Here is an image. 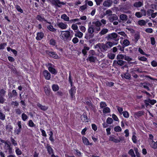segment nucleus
I'll return each mask as SVG.
<instances>
[{
	"mask_svg": "<svg viewBox=\"0 0 157 157\" xmlns=\"http://www.w3.org/2000/svg\"><path fill=\"white\" fill-rule=\"evenodd\" d=\"M101 22L104 25L106 23V21L104 19H102L101 21H93L92 25H89L88 29V33L90 34L89 36L86 35L85 38L88 40L91 37L94 36V34H93L94 32L97 33L101 30V26L102 25Z\"/></svg>",
	"mask_w": 157,
	"mask_h": 157,
	"instance_id": "nucleus-1",
	"label": "nucleus"
},
{
	"mask_svg": "<svg viewBox=\"0 0 157 157\" xmlns=\"http://www.w3.org/2000/svg\"><path fill=\"white\" fill-rule=\"evenodd\" d=\"M60 37L63 40H71L72 37L70 32L68 31H62Z\"/></svg>",
	"mask_w": 157,
	"mask_h": 157,
	"instance_id": "nucleus-2",
	"label": "nucleus"
},
{
	"mask_svg": "<svg viewBox=\"0 0 157 157\" xmlns=\"http://www.w3.org/2000/svg\"><path fill=\"white\" fill-rule=\"evenodd\" d=\"M118 36L117 34L115 33L109 34L105 37L106 39L108 41H111L113 40L117 41L118 40L117 39Z\"/></svg>",
	"mask_w": 157,
	"mask_h": 157,
	"instance_id": "nucleus-3",
	"label": "nucleus"
},
{
	"mask_svg": "<svg viewBox=\"0 0 157 157\" xmlns=\"http://www.w3.org/2000/svg\"><path fill=\"white\" fill-rule=\"evenodd\" d=\"M51 2L53 5L59 7H61L62 5L66 4V3L60 2L59 0H51Z\"/></svg>",
	"mask_w": 157,
	"mask_h": 157,
	"instance_id": "nucleus-4",
	"label": "nucleus"
},
{
	"mask_svg": "<svg viewBox=\"0 0 157 157\" xmlns=\"http://www.w3.org/2000/svg\"><path fill=\"white\" fill-rule=\"evenodd\" d=\"M71 89L69 90V92L70 95L71 99L72 100H74L75 99V95L76 93V89H75V87L74 86H71Z\"/></svg>",
	"mask_w": 157,
	"mask_h": 157,
	"instance_id": "nucleus-5",
	"label": "nucleus"
},
{
	"mask_svg": "<svg viewBox=\"0 0 157 157\" xmlns=\"http://www.w3.org/2000/svg\"><path fill=\"white\" fill-rule=\"evenodd\" d=\"M45 148L47 149L48 153L49 155H51V156L53 155H55L54 154V150L50 144H47L46 145Z\"/></svg>",
	"mask_w": 157,
	"mask_h": 157,
	"instance_id": "nucleus-6",
	"label": "nucleus"
},
{
	"mask_svg": "<svg viewBox=\"0 0 157 157\" xmlns=\"http://www.w3.org/2000/svg\"><path fill=\"white\" fill-rule=\"evenodd\" d=\"M43 73L46 79L49 80L50 79L51 76V74L47 70H44L43 71Z\"/></svg>",
	"mask_w": 157,
	"mask_h": 157,
	"instance_id": "nucleus-7",
	"label": "nucleus"
},
{
	"mask_svg": "<svg viewBox=\"0 0 157 157\" xmlns=\"http://www.w3.org/2000/svg\"><path fill=\"white\" fill-rule=\"evenodd\" d=\"M113 2L112 0H107L103 3V5L105 7H109L111 6L113 4Z\"/></svg>",
	"mask_w": 157,
	"mask_h": 157,
	"instance_id": "nucleus-8",
	"label": "nucleus"
},
{
	"mask_svg": "<svg viewBox=\"0 0 157 157\" xmlns=\"http://www.w3.org/2000/svg\"><path fill=\"white\" fill-rule=\"evenodd\" d=\"M46 53L54 59H56L58 57V55L55 52H52L49 51H46Z\"/></svg>",
	"mask_w": 157,
	"mask_h": 157,
	"instance_id": "nucleus-9",
	"label": "nucleus"
},
{
	"mask_svg": "<svg viewBox=\"0 0 157 157\" xmlns=\"http://www.w3.org/2000/svg\"><path fill=\"white\" fill-rule=\"evenodd\" d=\"M36 19L38 20L41 21L42 22L43 21H45L46 22L50 24L51 23L50 22H49L47 21L45 19L43 16L41 15H37L36 17Z\"/></svg>",
	"mask_w": 157,
	"mask_h": 157,
	"instance_id": "nucleus-10",
	"label": "nucleus"
},
{
	"mask_svg": "<svg viewBox=\"0 0 157 157\" xmlns=\"http://www.w3.org/2000/svg\"><path fill=\"white\" fill-rule=\"evenodd\" d=\"M57 26L62 29H65L67 28V25L65 23L63 22H59L57 24Z\"/></svg>",
	"mask_w": 157,
	"mask_h": 157,
	"instance_id": "nucleus-11",
	"label": "nucleus"
},
{
	"mask_svg": "<svg viewBox=\"0 0 157 157\" xmlns=\"http://www.w3.org/2000/svg\"><path fill=\"white\" fill-rule=\"evenodd\" d=\"M125 62L124 61L121 60H115L113 61V63L117 64L120 66H122L124 65Z\"/></svg>",
	"mask_w": 157,
	"mask_h": 157,
	"instance_id": "nucleus-12",
	"label": "nucleus"
},
{
	"mask_svg": "<svg viewBox=\"0 0 157 157\" xmlns=\"http://www.w3.org/2000/svg\"><path fill=\"white\" fill-rule=\"evenodd\" d=\"M118 18L115 14H113L110 16L109 18V19L110 22H113L114 21L117 20Z\"/></svg>",
	"mask_w": 157,
	"mask_h": 157,
	"instance_id": "nucleus-13",
	"label": "nucleus"
},
{
	"mask_svg": "<svg viewBox=\"0 0 157 157\" xmlns=\"http://www.w3.org/2000/svg\"><path fill=\"white\" fill-rule=\"evenodd\" d=\"M82 140L84 144L86 145H92V144L89 142L88 139L85 137H82Z\"/></svg>",
	"mask_w": 157,
	"mask_h": 157,
	"instance_id": "nucleus-14",
	"label": "nucleus"
},
{
	"mask_svg": "<svg viewBox=\"0 0 157 157\" xmlns=\"http://www.w3.org/2000/svg\"><path fill=\"white\" fill-rule=\"evenodd\" d=\"M44 36V33H38L36 38L37 40H40L43 38Z\"/></svg>",
	"mask_w": 157,
	"mask_h": 157,
	"instance_id": "nucleus-15",
	"label": "nucleus"
},
{
	"mask_svg": "<svg viewBox=\"0 0 157 157\" xmlns=\"http://www.w3.org/2000/svg\"><path fill=\"white\" fill-rule=\"evenodd\" d=\"M4 148L6 150H9V153H12V148L7 143H6L5 144Z\"/></svg>",
	"mask_w": 157,
	"mask_h": 157,
	"instance_id": "nucleus-16",
	"label": "nucleus"
},
{
	"mask_svg": "<svg viewBox=\"0 0 157 157\" xmlns=\"http://www.w3.org/2000/svg\"><path fill=\"white\" fill-rule=\"evenodd\" d=\"M150 84L148 83H140L141 86L147 89L149 91L150 89L148 87Z\"/></svg>",
	"mask_w": 157,
	"mask_h": 157,
	"instance_id": "nucleus-17",
	"label": "nucleus"
},
{
	"mask_svg": "<svg viewBox=\"0 0 157 157\" xmlns=\"http://www.w3.org/2000/svg\"><path fill=\"white\" fill-rule=\"evenodd\" d=\"M120 18L122 21H125L128 20V16L125 14H122L120 16Z\"/></svg>",
	"mask_w": 157,
	"mask_h": 157,
	"instance_id": "nucleus-18",
	"label": "nucleus"
},
{
	"mask_svg": "<svg viewBox=\"0 0 157 157\" xmlns=\"http://www.w3.org/2000/svg\"><path fill=\"white\" fill-rule=\"evenodd\" d=\"M37 105L41 110L43 111H45L47 110L48 108V106L45 105H43L39 103H38L37 104Z\"/></svg>",
	"mask_w": 157,
	"mask_h": 157,
	"instance_id": "nucleus-19",
	"label": "nucleus"
},
{
	"mask_svg": "<svg viewBox=\"0 0 157 157\" xmlns=\"http://www.w3.org/2000/svg\"><path fill=\"white\" fill-rule=\"evenodd\" d=\"M150 147L154 149H157V141L155 142L154 141L149 144Z\"/></svg>",
	"mask_w": 157,
	"mask_h": 157,
	"instance_id": "nucleus-20",
	"label": "nucleus"
},
{
	"mask_svg": "<svg viewBox=\"0 0 157 157\" xmlns=\"http://www.w3.org/2000/svg\"><path fill=\"white\" fill-rule=\"evenodd\" d=\"M109 48L106 44H102L101 48H100V49L101 51H106Z\"/></svg>",
	"mask_w": 157,
	"mask_h": 157,
	"instance_id": "nucleus-21",
	"label": "nucleus"
},
{
	"mask_svg": "<svg viewBox=\"0 0 157 157\" xmlns=\"http://www.w3.org/2000/svg\"><path fill=\"white\" fill-rule=\"evenodd\" d=\"M108 32V29L106 28L103 29L99 33V34L101 36L105 35Z\"/></svg>",
	"mask_w": 157,
	"mask_h": 157,
	"instance_id": "nucleus-22",
	"label": "nucleus"
},
{
	"mask_svg": "<svg viewBox=\"0 0 157 157\" xmlns=\"http://www.w3.org/2000/svg\"><path fill=\"white\" fill-rule=\"evenodd\" d=\"M81 120L83 121L88 122V119L86 113H84L81 117Z\"/></svg>",
	"mask_w": 157,
	"mask_h": 157,
	"instance_id": "nucleus-23",
	"label": "nucleus"
},
{
	"mask_svg": "<svg viewBox=\"0 0 157 157\" xmlns=\"http://www.w3.org/2000/svg\"><path fill=\"white\" fill-rule=\"evenodd\" d=\"M87 59H88L90 62H94L96 59V58L92 55H89Z\"/></svg>",
	"mask_w": 157,
	"mask_h": 157,
	"instance_id": "nucleus-24",
	"label": "nucleus"
},
{
	"mask_svg": "<svg viewBox=\"0 0 157 157\" xmlns=\"http://www.w3.org/2000/svg\"><path fill=\"white\" fill-rule=\"evenodd\" d=\"M109 140L110 141H113V142L116 143L119 142V140H118V139L116 138L115 136H110L109 138Z\"/></svg>",
	"mask_w": 157,
	"mask_h": 157,
	"instance_id": "nucleus-25",
	"label": "nucleus"
},
{
	"mask_svg": "<svg viewBox=\"0 0 157 157\" xmlns=\"http://www.w3.org/2000/svg\"><path fill=\"white\" fill-rule=\"evenodd\" d=\"M143 2L140 1L136 2L134 4L133 6L136 7H140L143 5Z\"/></svg>",
	"mask_w": 157,
	"mask_h": 157,
	"instance_id": "nucleus-26",
	"label": "nucleus"
},
{
	"mask_svg": "<svg viewBox=\"0 0 157 157\" xmlns=\"http://www.w3.org/2000/svg\"><path fill=\"white\" fill-rule=\"evenodd\" d=\"M83 35V33L79 30H78L75 34V36L78 37L80 38H81L82 37Z\"/></svg>",
	"mask_w": 157,
	"mask_h": 157,
	"instance_id": "nucleus-27",
	"label": "nucleus"
},
{
	"mask_svg": "<svg viewBox=\"0 0 157 157\" xmlns=\"http://www.w3.org/2000/svg\"><path fill=\"white\" fill-rule=\"evenodd\" d=\"M61 18L63 19L64 21H69V17L67 16L66 14H64L61 16Z\"/></svg>",
	"mask_w": 157,
	"mask_h": 157,
	"instance_id": "nucleus-28",
	"label": "nucleus"
},
{
	"mask_svg": "<svg viewBox=\"0 0 157 157\" xmlns=\"http://www.w3.org/2000/svg\"><path fill=\"white\" fill-rule=\"evenodd\" d=\"M48 70L52 74L55 75L57 73L56 70L54 67H52L51 68L49 67V68Z\"/></svg>",
	"mask_w": 157,
	"mask_h": 157,
	"instance_id": "nucleus-29",
	"label": "nucleus"
},
{
	"mask_svg": "<svg viewBox=\"0 0 157 157\" xmlns=\"http://www.w3.org/2000/svg\"><path fill=\"white\" fill-rule=\"evenodd\" d=\"M144 112L142 111H139L137 112L135 114L136 117H138L141 116L144 114Z\"/></svg>",
	"mask_w": 157,
	"mask_h": 157,
	"instance_id": "nucleus-30",
	"label": "nucleus"
},
{
	"mask_svg": "<svg viewBox=\"0 0 157 157\" xmlns=\"http://www.w3.org/2000/svg\"><path fill=\"white\" fill-rule=\"evenodd\" d=\"M146 22L144 20H141L138 21V24L140 26H144L146 24Z\"/></svg>",
	"mask_w": 157,
	"mask_h": 157,
	"instance_id": "nucleus-31",
	"label": "nucleus"
},
{
	"mask_svg": "<svg viewBox=\"0 0 157 157\" xmlns=\"http://www.w3.org/2000/svg\"><path fill=\"white\" fill-rule=\"evenodd\" d=\"M125 55L122 54H118L117 56V60L123 59H124Z\"/></svg>",
	"mask_w": 157,
	"mask_h": 157,
	"instance_id": "nucleus-32",
	"label": "nucleus"
},
{
	"mask_svg": "<svg viewBox=\"0 0 157 157\" xmlns=\"http://www.w3.org/2000/svg\"><path fill=\"white\" fill-rule=\"evenodd\" d=\"M47 28L51 31L54 32L56 31V29L54 28L51 25L48 26Z\"/></svg>",
	"mask_w": 157,
	"mask_h": 157,
	"instance_id": "nucleus-33",
	"label": "nucleus"
},
{
	"mask_svg": "<svg viewBox=\"0 0 157 157\" xmlns=\"http://www.w3.org/2000/svg\"><path fill=\"white\" fill-rule=\"evenodd\" d=\"M44 89L46 94L47 95H49L50 93V89L47 87H44Z\"/></svg>",
	"mask_w": 157,
	"mask_h": 157,
	"instance_id": "nucleus-34",
	"label": "nucleus"
},
{
	"mask_svg": "<svg viewBox=\"0 0 157 157\" xmlns=\"http://www.w3.org/2000/svg\"><path fill=\"white\" fill-rule=\"evenodd\" d=\"M52 87L53 91H56L59 89V87L56 84H53Z\"/></svg>",
	"mask_w": 157,
	"mask_h": 157,
	"instance_id": "nucleus-35",
	"label": "nucleus"
},
{
	"mask_svg": "<svg viewBox=\"0 0 157 157\" xmlns=\"http://www.w3.org/2000/svg\"><path fill=\"white\" fill-rule=\"evenodd\" d=\"M124 77L125 79L129 80L131 78V75L128 72L124 74Z\"/></svg>",
	"mask_w": 157,
	"mask_h": 157,
	"instance_id": "nucleus-36",
	"label": "nucleus"
},
{
	"mask_svg": "<svg viewBox=\"0 0 157 157\" xmlns=\"http://www.w3.org/2000/svg\"><path fill=\"white\" fill-rule=\"evenodd\" d=\"M123 44L124 46H128L130 44V42L128 40L125 39L123 41Z\"/></svg>",
	"mask_w": 157,
	"mask_h": 157,
	"instance_id": "nucleus-37",
	"label": "nucleus"
},
{
	"mask_svg": "<svg viewBox=\"0 0 157 157\" xmlns=\"http://www.w3.org/2000/svg\"><path fill=\"white\" fill-rule=\"evenodd\" d=\"M106 44L107 45V46L108 47V48L109 49L111 47H112L113 46L114 44L113 43L109 41L108 42H107L106 43Z\"/></svg>",
	"mask_w": 157,
	"mask_h": 157,
	"instance_id": "nucleus-38",
	"label": "nucleus"
},
{
	"mask_svg": "<svg viewBox=\"0 0 157 157\" xmlns=\"http://www.w3.org/2000/svg\"><path fill=\"white\" fill-rule=\"evenodd\" d=\"M6 119L5 115L2 113V111L0 113V120L4 121Z\"/></svg>",
	"mask_w": 157,
	"mask_h": 157,
	"instance_id": "nucleus-39",
	"label": "nucleus"
},
{
	"mask_svg": "<svg viewBox=\"0 0 157 157\" xmlns=\"http://www.w3.org/2000/svg\"><path fill=\"white\" fill-rule=\"evenodd\" d=\"M10 140L12 144L14 146H16L17 145V141L12 137H10Z\"/></svg>",
	"mask_w": 157,
	"mask_h": 157,
	"instance_id": "nucleus-40",
	"label": "nucleus"
},
{
	"mask_svg": "<svg viewBox=\"0 0 157 157\" xmlns=\"http://www.w3.org/2000/svg\"><path fill=\"white\" fill-rule=\"evenodd\" d=\"M103 112L105 113H109L110 112V109L109 107H105L103 109Z\"/></svg>",
	"mask_w": 157,
	"mask_h": 157,
	"instance_id": "nucleus-41",
	"label": "nucleus"
},
{
	"mask_svg": "<svg viewBox=\"0 0 157 157\" xmlns=\"http://www.w3.org/2000/svg\"><path fill=\"white\" fill-rule=\"evenodd\" d=\"M6 93V91L3 89H1L0 90V96H5V94Z\"/></svg>",
	"mask_w": 157,
	"mask_h": 157,
	"instance_id": "nucleus-42",
	"label": "nucleus"
},
{
	"mask_svg": "<svg viewBox=\"0 0 157 157\" xmlns=\"http://www.w3.org/2000/svg\"><path fill=\"white\" fill-rule=\"evenodd\" d=\"M15 149L16 153L17 155H20L21 154L22 152L18 147H16Z\"/></svg>",
	"mask_w": 157,
	"mask_h": 157,
	"instance_id": "nucleus-43",
	"label": "nucleus"
},
{
	"mask_svg": "<svg viewBox=\"0 0 157 157\" xmlns=\"http://www.w3.org/2000/svg\"><path fill=\"white\" fill-rule=\"evenodd\" d=\"M128 154L131 155L132 157H136V155L132 149H131L129 150Z\"/></svg>",
	"mask_w": 157,
	"mask_h": 157,
	"instance_id": "nucleus-44",
	"label": "nucleus"
},
{
	"mask_svg": "<svg viewBox=\"0 0 157 157\" xmlns=\"http://www.w3.org/2000/svg\"><path fill=\"white\" fill-rule=\"evenodd\" d=\"M115 56V55L113 53H109L108 55V58L112 59H114Z\"/></svg>",
	"mask_w": 157,
	"mask_h": 157,
	"instance_id": "nucleus-45",
	"label": "nucleus"
},
{
	"mask_svg": "<svg viewBox=\"0 0 157 157\" xmlns=\"http://www.w3.org/2000/svg\"><path fill=\"white\" fill-rule=\"evenodd\" d=\"M114 130L116 132H120L121 131V128L119 126H117L114 128Z\"/></svg>",
	"mask_w": 157,
	"mask_h": 157,
	"instance_id": "nucleus-46",
	"label": "nucleus"
},
{
	"mask_svg": "<svg viewBox=\"0 0 157 157\" xmlns=\"http://www.w3.org/2000/svg\"><path fill=\"white\" fill-rule=\"evenodd\" d=\"M22 120L24 121H25L27 119L28 117L27 115L24 113H23L21 115Z\"/></svg>",
	"mask_w": 157,
	"mask_h": 157,
	"instance_id": "nucleus-47",
	"label": "nucleus"
},
{
	"mask_svg": "<svg viewBox=\"0 0 157 157\" xmlns=\"http://www.w3.org/2000/svg\"><path fill=\"white\" fill-rule=\"evenodd\" d=\"M16 8L17 10L18 11L20 12L21 13H22L23 12V10L21 8L20 6L18 5L16 6Z\"/></svg>",
	"mask_w": 157,
	"mask_h": 157,
	"instance_id": "nucleus-48",
	"label": "nucleus"
},
{
	"mask_svg": "<svg viewBox=\"0 0 157 157\" xmlns=\"http://www.w3.org/2000/svg\"><path fill=\"white\" fill-rule=\"evenodd\" d=\"M100 106L101 108H103L107 106V105L105 102L101 101L100 103Z\"/></svg>",
	"mask_w": 157,
	"mask_h": 157,
	"instance_id": "nucleus-49",
	"label": "nucleus"
},
{
	"mask_svg": "<svg viewBox=\"0 0 157 157\" xmlns=\"http://www.w3.org/2000/svg\"><path fill=\"white\" fill-rule=\"evenodd\" d=\"M68 80L69 82L70 83L71 86H72V80L71 78V74L70 71V72L69 74Z\"/></svg>",
	"mask_w": 157,
	"mask_h": 157,
	"instance_id": "nucleus-50",
	"label": "nucleus"
},
{
	"mask_svg": "<svg viewBox=\"0 0 157 157\" xmlns=\"http://www.w3.org/2000/svg\"><path fill=\"white\" fill-rule=\"evenodd\" d=\"M148 102H149L151 105H153L156 102V101L154 99L151 100L148 98Z\"/></svg>",
	"mask_w": 157,
	"mask_h": 157,
	"instance_id": "nucleus-51",
	"label": "nucleus"
},
{
	"mask_svg": "<svg viewBox=\"0 0 157 157\" xmlns=\"http://www.w3.org/2000/svg\"><path fill=\"white\" fill-rule=\"evenodd\" d=\"M56 40L53 39H51L50 40V44L53 45L55 46L56 45Z\"/></svg>",
	"mask_w": 157,
	"mask_h": 157,
	"instance_id": "nucleus-52",
	"label": "nucleus"
},
{
	"mask_svg": "<svg viewBox=\"0 0 157 157\" xmlns=\"http://www.w3.org/2000/svg\"><path fill=\"white\" fill-rule=\"evenodd\" d=\"M138 59L141 61H145L147 60V58L144 56H142L141 57H138Z\"/></svg>",
	"mask_w": 157,
	"mask_h": 157,
	"instance_id": "nucleus-53",
	"label": "nucleus"
},
{
	"mask_svg": "<svg viewBox=\"0 0 157 157\" xmlns=\"http://www.w3.org/2000/svg\"><path fill=\"white\" fill-rule=\"evenodd\" d=\"M87 4L86 3L82 6H80V9L81 10L83 11L87 8Z\"/></svg>",
	"mask_w": 157,
	"mask_h": 157,
	"instance_id": "nucleus-54",
	"label": "nucleus"
},
{
	"mask_svg": "<svg viewBox=\"0 0 157 157\" xmlns=\"http://www.w3.org/2000/svg\"><path fill=\"white\" fill-rule=\"evenodd\" d=\"M71 28L74 30H77L78 28V26L76 25V24H72Z\"/></svg>",
	"mask_w": 157,
	"mask_h": 157,
	"instance_id": "nucleus-55",
	"label": "nucleus"
},
{
	"mask_svg": "<svg viewBox=\"0 0 157 157\" xmlns=\"http://www.w3.org/2000/svg\"><path fill=\"white\" fill-rule=\"evenodd\" d=\"M113 120L111 118L108 117L106 120V122L107 124H110L112 123Z\"/></svg>",
	"mask_w": 157,
	"mask_h": 157,
	"instance_id": "nucleus-56",
	"label": "nucleus"
},
{
	"mask_svg": "<svg viewBox=\"0 0 157 157\" xmlns=\"http://www.w3.org/2000/svg\"><path fill=\"white\" fill-rule=\"evenodd\" d=\"M29 125L30 127H33L35 126V124L32 120H30L29 121Z\"/></svg>",
	"mask_w": 157,
	"mask_h": 157,
	"instance_id": "nucleus-57",
	"label": "nucleus"
},
{
	"mask_svg": "<svg viewBox=\"0 0 157 157\" xmlns=\"http://www.w3.org/2000/svg\"><path fill=\"white\" fill-rule=\"evenodd\" d=\"M153 136L151 134L149 135V138L148 140V141L149 143V144L151 142H152L153 141Z\"/></svg>",
	"mask_w": 157,
	"mask_h": 157,
	"instance_id": "nucleus-58",
	"label": "nucleus"
},
{
	"mask_svg": "<svg viewBox=\"0 0 157 157\" xmlns=\"http://www.w3.org/2000/svg\"><path fill=\"white\" fill-rule=\"evenodd\" d=\"M122 113L125 117L127 118L129 117V113L127 111H124L122 112Z\"/></svg>",
	"mask_w": 157,
	"mask_h": 157,
	"instance_id": "nucleus-59",
	"label": "nucleus"
},
{
	"mask_svg": "<svg viewBox=\"0 0 157 157\" xmlns=\"http://www.w3.org/2000/svg\"><path fill=\"white\" fill-rule=\"evenodd\" d=\"M154 12V10H148L147 11V14L148 16L151 15Z\"/></svg>",
	"mask_w": 157,
	"mask_h": 157,
	"instance_id": "nucleus-60",
	"label": "nucleus"
},
{
	"mask_svg": "<svg viewBox=\"0 0 157 157\" xmlns=\"http://www.w3.org/2000/svg\"><path fill=\"white\" fill-rule=\"evenodd\" d=\"M6 46V43H4L0 44V50L4 49L5 47Z\"/></svg>",
	"mask_w": 157,
	"mask_h": 157,
	"instance_id": "nucleus-61",
	"label": "nucleus"
},
{
	"mask_svg": "<svg viewBox=\"0 0 157 157\" xmlns=\"http://www.w3.org/2000/svg\"><path fill=\"white\" fill-rule=\"evenodd\" d=\"M80 30L82 32L85 33L86 31V28L83 26H79Z\"/></svg>",
	"mask_w": 157,
	"mask_h": 157,
	"instance_id": "nucleus-62",
	"label": "nucleus"
},
{
	"mask_svg": "<svg viewBox=\"0 0 157 157\" xmlns=\"http://www.w3.org/2000/svg\"><path fill=\"white\" fill-rule=\"evenodd\" d=\"M4 96H0V103L3 104L6 100Z\"/></svg>",
	"mask_w": 157,
	"mask_h": 157,
	"instance_id": "nucleus-63",
	"label": "nucleus"
},
{
	"mask_svg": "<svg viewBox=\"0 0 157 157\" xmlns=\"http://www.w3.org/2000/svg\"><path fill=\"white\" fill-rule=\"evenodd\" d=\"M145 31L147 33H151L153 32V30L150 28L146 29Z\"/></svg>",
	"mask_w": 157,
	"mask_h": 157,
	"instance_id": "nucleus-64",
	"label": "nucleus"
}]
</instances>
